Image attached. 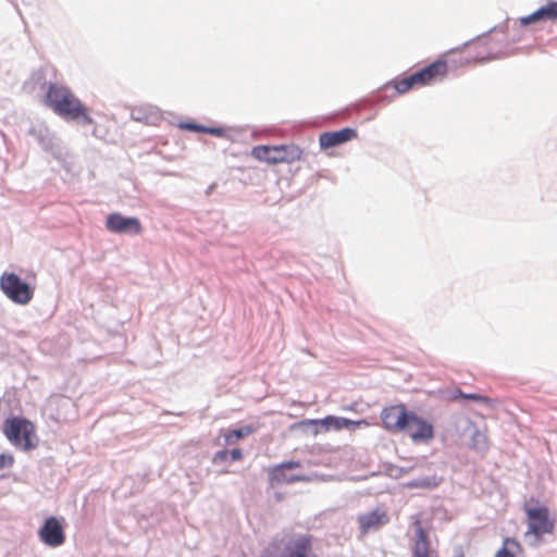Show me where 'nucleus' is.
Here are the masks:
<instances>
[{"label":"nucleus","instance_id":"aec40b11","mask_svg":"<svg viewBox=\"0 0 557 557\" xmlns=\"http://www.w3.org/2000/svg\"><path fill=\"white\" fill-rule=\"evenodd\" d=\"M521 552L522 547L516 539L506 537L503 542V547L496 553L495 557H516Z\"/></svg>","mask_w":557,"mask_h":557},{"label":"nucleus","instance_id":"423d86ee","mask_svg":"<svg viewBox=\"0 0 557 557\" xmlns=\"http://www.w3.org/2000/svg\"><path fill=\"white\" fill-rule=\"evenodd\" d=\"M532 503L535 502L531 499L524 505V512L528 518L527 534H533L535 537L540 539L544 534L553 533L555 521L550 518L549 509L546 506L532 507Z\"/></svg>","mask_w":557,"mask_h":557},{"label":"nucleus","instance_id":"bb28decb","mask_svg":"<svg viewBox=\"0 0 557 557\" xmlns=\"http://www.w3.org/2000/svg\"><path fill=\"white\" fill-rule=\"evenodd\" d=\"M230 458L232 461H239L243 459V453L239 448H234L230 450Z\"/></svg>","mask_w":557,"mask_h":557},{"label":"nucleus","instance_id":"1a4fd4ad","mask_svg":"<svg viewBox=\"0 0 557 557\" xmlns=\"http://www.w3.org/2000/svg\"><path fill=\"white\" fill-rule=\"evenodd\" d=\"M412 411H408L404 404L383 408L381 420L383 428L389 432H404Z\"/></svg>","mask_w":557,"mask_h":557},{"label":"nucleus","instance_id":"20e7f679","mask_svg":"<svg viewBox=\"0 0 557 557\" xmlns=\"http://www.w3.org/2000/svg\"><path fill=\"white\" fill-rule=\"evenodd\" d=\"M2 432L8 441L17 448L28 451L37 446L36 426L28 419L8 418L3 422Z\"/></svg>","mask_w":557,"mask_h":557},{"label":"nucleus","instance_id":"6ab92c4d","mask_svg":"<svg viewBox=\"0 0 557 557\" xmlns=\"http://www.w3.org/2000/svg\"><path fill=\"white\" fill-rule=\"evenodd\" d=\"M398 94H406L414 87H420L416 74L412 73L409 76L398 77L389 83Z\"/></svg>","mask_w":557,"mask_h":557},{"label":"nucleus","instance_id":"412c9836","mask_svg":"<svg viewBox=\"0 0 557 557\" xmlns=\"http://www.w3.org/2000/svg\"><path fill=\"white\" fill-rule=\"evenodd\" d=\"M180 128L190 132H197V133H207V134H213L221 136L223 134V131L221 128L215 127H206L202 125H198L194 122H182L180 123Z\"/></svg>","mask_w":557,"mask_h":557},{"label":"nucleus","instance_id":"f257e3e1","mask_svg":"<svg viewBox=\"0 0 557 557\" xmlns=\"http://www.w3.org/2000/svg\"><path fill=\"white\" fill-rule=\"evenodd\" d=\"M491 58L486 54V47L482 42L467 45L461 50H454L445 57L438 58L428 66L414 72L419 86H426L442 81L448 72V63L475 64Z\"/></svg>","mask_w":557,"mask_h":557},{"label":"nucleus","instance_id":"2eb2a0df","mask_svg":"<svg viewBox=\"0 0 557 557\" xmlns=\"http://www.w3.org/2000/svg\"><path fill=\"white\" fill-rule=\"evenodd\" d=\"M357 137V131L345 127L336 132L323 133L319 137L321 148L327 149L339 146Z\"/></svg>","mask_w":557,"mask_h":557},{"label":"nucleus","instance_id":"0eeeda50","mask_svg":"<svg viewBox=\"0 0 557 557\" xmlns=\"http://www.w3.org/2000/svg\"><path fill=\"white\" fill-rule=\"evenodd\" d=\"M0 289L14 304L25 306L34 297V288L15 273L4 272L0 276Z\"/></svg>","mask_w":557,"mask_h":557},{"label":"nucleus","instance_id":"dca6fc26","mask_svg":"<svg viewBox=\"0 0 557 557\" xmlns=\"http://www.w3.org/2000/svg\"><path fill=\"white\" fill-rule=\"evenodd\" d=\"M299 461L283 462L271 470V481L276 484H290L298 481H305L306 476L289 474L287 471L300 468Z\"/></svg>","mask_w":557,"mask_h":557},{"label":"nucleus","instance_id":"ddd939ff","mask_svg":"<svg viewBox=\"0 0 557 557\" xmlns=\"http://www.w3.org/2000/svg\"><path fill=\"white\" fill-rule=\"evenodd\" d=\"M412 525L416 532L412 545L413 557H432L431 542L419 517L413 518Z\"/></svg>","mask_w":557,"mask_h":557},{"label":"nucleus","instance_id":"cd10ccee","mask_svg":"<svg viewBox=\"0 0 557 557\" xmlns=\"http://www.w3.org/2000/svg\"><path fill=\"white\" fill-rule=\"evenodd\" d=\"M458 557H465L461 550L458 553Z\"/></svg>","mask_w":557,"mask_h":557},{"label":"nucleus","instance_id":"393cba45","mask_svg":"<svg viewBox=\"0 0 557 557\" xmlns=\"http://www.w3.org/2000/svg\"><path fill=\"white\" fill-rule=\"evenodd\" d=\"M230 450L227 449H222V450H219L214 454L213 458H212V461L214 463H220V462H224L226 461L228 458H230Z\"/></svg>","mask_w":557,"mask_h":557},{"label":"nucleus","instance_id":"4468645a","mask_svg":"<svg viewBox=\"0 0 557 557\" xmlns=\"http://www.w3.org/2000/svg\"><path fill=\"white\" fill-rule=\"evenodd\" d=\"M389 521L388 513L385 508L377 507L374 510L360 515L358 522L363 534L371 530H375Z\"/></svg>","mask_w":557,"mask_h":557},{"label":"nucleus","instance_id":"f8f14e48","mask_svg":"<svg viewBox=\"0 0 557 557\" xmlns=\"http://www.w3.org/2000/svg\"><path fill=\"white\" fill-rule=\"evenodd\" d=\"M106 227L112 233L138 235L143 232L139 219L124 216L120 213H111L107 216Z\"/></svg>","mask_w":557,"mask_h":557},{"label":"nucleus","instance_id":"b1692460","mask_svg":"<svg viewBox=\"0 0 557 557\" xmlns=\"http://www.w3.org/2000/svg\"><path fill=\"white\" fill-rule=\"evenodd\" d=\"M437 484L435 482H432L429 479H424V480H420V481H412L407 484L408 487H425V488L434 487Z\"/></svg>","mask_w":557,"mask_h":557},{"label":"nucleus","instance_id":"5701e85b","mask_svg":"<svg viewBox=\"0 0 557 557\" xmlns=\"http://www.w3.org/2000/svg\"><path fill=\"white\" fill-rule=\"evenodd\" d=\"M472 444H473V447L478 450H486L490 447V442H488L487 436L480 431H476L474 433V435L472 437Z\"/></svg>","mask_w":557,"mask_h":557},{"label":"nucleus","instance_id":"39448f33","mask_svg":"<svg viewBox=\"0 0 557 557\" xmlns=\"http://www.w3.org/2000/svg\"><path fill=\"white\" fill-rule=\"evenodd\" d=\"M255 159L268 164L293 163L302 159L304 151L297 145L256 146L251 150Z\"/></svg>","mask_w":557,"mask_h":557},{"label":"nucleus","instance_id":"7ed1b4c3","mask_svg":"<svg viewBox=\"0 0 557 557\" xmlns=\"http://www.w3.org/2000/svg\"><path fill=\"white\" fill-rule=\"evenodd\" d=\"M312 547V535L293 534L270 545L261 557H310Z\"/></svg>","mask_w":557,"mask_h":557},{"label":"nucleus","instance_id":"9d476101","mask_svg":"<svg viewBox=\"0 0 557 557\" xmlns=\"http://www.w3.org/2000/svg\"><path fill=\"white\" fill-rule=\"evenodd\" d=\"M38 536L47 546H61L65 542L63 521L55 517H49L39 529Z\"/></svg>","mask_w":557,"mask_h":557},{"label":"nucleus","instance_id":"6e6552de","mask_svg":"<svg viewBox=\"0 0 557 557\" xmlns=\"http://www.w3.org/2000/svg\"><path fill=\"white\" fill-rule=\"evenodd\" d=\"M302 426H313V434L320 432H329L331 429L339 431L342 429H356L361 425L368 426L369 423L366 420L354 421L347 418L327 416L323 419H309L300 422Z\"/></svg>","mask_w":557,"mask_h":557},{"label":"nucleus","instance_id":"a211bd4d","mask_svg":"<svg viewBox=\"0 0 557 557\" xmlns=\"http://www.w3.org/2000/svg\"><path fill=\"white\" fill-rule=\"evenodd\" d=\"M256 428L252 425H245L239 429L234 430H227L223 433L224 444L225 445H233L237 441L249 436L250 434L255 433Z\"/></svg>","mask_w":557,"mask_h":557},{"label":"nucleus","instance_id":"9b49d317","mask_svg":"<svg viewBox=\"0 0 557 557\" xmlns=\"http://www.w3.org/2000/svg\"><path fill=\"white\" fill-rule=\"evenodd\" d=\"M406 432L414 443H428L434 437V428L431 422L411 412Z\"/></svg>","mask_w":557,"mask_h":557},{"label":"nucleus","instance_id":"a878e982","mask_svg":"<svg viewBox=\"0 0 557 557\" xmlns=\"http://www.w3.org/2000/svg\"><path fill=\"white\" fill-rule=\"evenodd\" d=\"M14 463V457L12 455L0 454V470L4 467H10Z\"/></svg>","mask_w":557,"mask_h":557},{"label":"nucleus","instance_id":"4be33fe9","mask_svg":"<svg viewBox=\"0 0 557 557\" xmlns=\"http://www.w3.org/2000/svg\"><path fill=\"white\" fill-rule=\"evenodd\" d=\"M458 396L463 399L479 401V403H482V404L491 406V407L495 406V404H496V401L494 399H492L487 396H484V395H480V394H466V393L459 391Z\"/></svg>","mask_w":557,"mask_h":557},{"label":"nucleus","instance_id":"f3484780","mask_svg":"<svg viewBox=\"0 0 557 557\" xmlns=\"http://www.w3.org/2000/svg\"><path fill=\"white\" fill-rule=\"evenodd\" d=\"M541 20H557V2H550L546 7L540 8L528 16L519 20L522 26L539 22Z\"/></svg>","mask_w":557,"mask_h":557},{"label":"nucleus","instance_id":"f03ea898","mask_svg":"<svg viewBox=\"0 0 557 557\" xmlns=\"http://www.w3.org/2000/svg\"><path fill=\"white\" fill-rule=\"evenodd\" d=\"M45 104L64 120L82 121L87 125L94 123L88 108L65 85L50 83L45 96Z\"/></svg>","mask_w":557,"mask_h":557}]
</instances>
